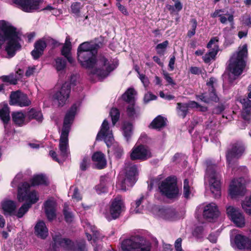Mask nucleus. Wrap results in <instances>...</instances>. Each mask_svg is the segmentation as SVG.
<instances>
[{
	"label": "nucleus",
	"mask_w": 251,
	"mask_h": 251,
	"mask_svg": "<svg viewBox=\"0 0 251 251\" xmlns=\"http://www.w3.org/2000/svg\"><path fill=\"white\" fill-rule=\"evenodd\" d=\"M109 115L111 118L112 123L115 125L119 120L120 112L119 110L116 107H112L110 111Z\"/></svg>",
	"instance_id": "nucleus-42"
},
{
	"label": "nucleus",
	"mask_w": 251,
	"mask_h": 251,
	"mask_svg": "<svg viewBox=\"0 0 251 251\" xmlns=\"http://www.w3.org/2000/svg\"><path fill=\"white\" fill-rule=\"evenodd\" d=\"M69 134L61 132L59 148L60 151V155L64 159H66L69 156Z\"/></svg>",
	"instance_id": "nucleus-22"
},
{
	"label": "nucleus",
	"mask_w": 251,
	"mask_h": 251,
	"mask_svg": "<svg viewBox=\"0 0 251 251\" xmlns=\"http://www.w3.org/2000/svg\"><path fill=\"white\" fill-rule=\"evenodd\" d=\"M160 192L169 199L176 198L179 193L176 179L169 176L161 182L158 186Z\"/></svg>",
	"instance_id": "nucleus-7"
},
{
	"label": "nucleus",
	"mask_w": 251,
	"mask_h": 251,
	"mask_svg": "<svg viewBox=\"0 0 251 251\" xmlns=\"http://www.w3.org/2000/svg\"><path fill=\"white\" fill-rule=\"evenodd\" d=\"M63 214L64 216V220L67 223H71L74 219L73 213L69 210V206L67 204H64L63 209Z\"/></svg>",
	"instance_id": "nucleus-40"
},
{
	"label": "nucleus",
	"mask_w": 251,
	"mask_h": 251,
	"mask_svg": "<svg viewBox=\"0 0 251 251\" xmlns=\"http://www.w3.org/2000/svg\"><path fill=\"white\" fill-rule=\"evenodd\" d=\"M10 108L7 104H4L2 108L0 109V119L5 127L10 120Z\"/></svg>",
	"instance_id": "nucleus-33"
},
{
	"label": "nucleus",
	"mask_w": 251,
	"mask_h": 251,
	"mask_svg": "<svg viewBox=\"0 0 251 251\" xmlns=\"http://www.w3.org/2000/svg\"><path fill=\"white\" fill-rule=\"evenodd\" d=\"M96 190L98 194L105 193L107 192V189L106 186L103 184L100 183L96 186Z\"/></svg>",
	"instance_id": "nucleus-59"
},
{
	"label": "nucleus",
	"mask_w": 251,
	"mask_h": 251,
	"mask_svg": "<svg viewBox=\"0 0 251 251\" xmlns=\"http://www.w3.org/2000/svg\"><path fill=\"white\" fill-rule=\"evenodd\" d=\"M43 0H13L14 4L23 11L33 12L39 9V5Z\"/></svg>",
	"instance_id": "nucleus-14"
},
{
	"label": "nucleus",
	"mask_w": 251,
	"mask_h": 251,
	"mask_svg": "<svg viewBox=\"0 0 251 251\" xmlns=\"http://www.w3.org/2000/svg\"><path fill=\"white\" fill-rule=\"evenodd\" d=\"M215 165H208L206 174L208 177L210 189L215 199H219L221 196V176L216 171Z\"/></svg>",
	"instance_id": "nucleus-6"
},
{
	"label": "nucleus",
	"mask_w": 251,
	"mask_h": 251,
	"mask_svg": "<svg viewBox=\"0 0 251 251\" xmlns=\"http://www.w3.org/2000/svg\"><path fill=\"white\" fill-rule=\"evenodd\" d=\"M219 214L218 207L214 203H210L206 205L203 211V217L210 221L211 220L217 218Z\"/></svg>",
	"instance_id": "nucleus-20"
},
{
	"label": "nucleus",
	"mask_w": 251,
	"mask_h": 251,
	"mask_svg": "<svg viewBox=\"0 0 251 251\" xmlns=\"http://www.w3.org/2000/svg\"><path fill=\"white\" fill-rule=\"evenodd\" d=\"M219 40V38L218 37H213L210 39L207 44L206 47L210 50L202 57V59L204 63L208 64L212 60L215 59L216 56L219 50V47L218 44Z\"/></svg>",
	"instance_id": "nucleus-13"
},
{
	"label": "nucleus",
	"mask_w": 251,
	"mask_h": 251,
	"mask_svg": "<svg viewBox=\"0 0 251 251\" xmlns=\"http://www.w3.org/2000/svg\"><path fill=\"white\" fill-rule=\"evenodd\" d=\"M30 185L24 182L18 187L17 199L19 202L25 201L31 207L39 201V198L35 190L30 191Z\"/></svg>",
	"instance_id": "nucleus-4"
},
{
	"label": "nucleus",
	"mask_w": 251,
	"mask_h": 251,
	"mask_svg": "<svg viewBox=\"0 0 251 251\" xmlns=\"http://www.w3.org/2000/svg\"><path fill=\"white\" fill-rule=\"evenodd\" d=\"M204 228L203 226H196L192 232L193 236L197 239H201L203 237Z\"/></svg>",
	"instance_id": "nucleus-51"
},
{
	"label": "nucleus",
	"mask_w": 251,
	"mask_h": 251,
	"mask_svg": "<svg viewBox=\"0 0 251 251\" xmlns=\"http://www.w3.org/2000/svg\"><path fill=\"white\" fill-rule=\"evenodd\" d=\"M122 128L123 132V135L127 142H128L133 133V125L127 121H125L123 123Z\"/></svg>",
	"instance_id": "nucleus-34"
},
{
	"label": "nucleus",
	"mask_w": 251,
	"mask_h": 251,
	"mask_svg": "<svg viewBox=\"0 0 251 251\" xmlns=\"http://www.w3.org/2000/svg\"><path fill=\"white\" fill-rule=\"evenodd\" d=\"M176 110L179 117L184 119L188 113V105L187 103L177 102Z\"/></svg>",
	"instance_id": "nucleus-36"
},
{
	"label": "nucleus",
	"mask_w": 251,
	"mask_h": 251,
	"mask_svg": "<svg viewBox=\"0 0 251 251\" xmlns=\"http://www.w3.org/2000/svg\"><path fill=\"white\" fill-rule=\"evenodd\" d=\"M121 249L123 251H151V245L149 243L144 244L127 239L122 242Z\"/></svg>",
	"instance_id": "nucleus-9"
},
{
	"label": "nucleus",
	"mask_w": 251,
	"mask_h": 251,
	"mask_svg": "<svg viewBox=\"0 0 251 251\" xmlns=\"http://www.w3.org/2000/svg\"><path fill=\"white\" fill-rule=\"evenodd\" d=\"M90 159L87 156H84L80 163L79 168L81 171H86L90 166Z\"/></svg>",
	"instance_id": "nucleus-47"
},
{
	"label": "nucleus",
	"mask_w": 251,
	"mask_h": 251,
	"mask_svg": "<svg viewBox=\"0 0 251 251\" xmlns=\"http://www.w3.org/2000/svg\"><path fill=\"white\" fill-rule=\"evenodd\" d=\"M22 40L17 28L4 20L0 21V50L6 42L5 50L9 57L14 56L22 49Z\"/></svg>",
	"instance_id": "nucleus-2"
},
{
	"label": "nucleus",
	"mask_w": 251,
	"mask_h": 251,
	"mask_svg": "<svg viewBox=\"0 0 251 251\" xmlns=\"http://www.w3.org/2000/svg\"><path fill=\"white\" fill-rule=\"evenodd\" d=\"M100 46L98 43L84 42L77 49V58L80 66L86 69H93L92 74L99 77L105 78L114 70L112 64L103 55L97 58Z\"/></svg>",
	"instance_id": "nucleus-1"
},
{
	"label": "nucleus",
	"mask_w": 251,
	"mask_h": 251,
	"mask_svg": "<svg viewBox=\"0 0 251 251\" xmlns=\"http://www.w3.org/2000/svg\"><path fill=\"white\" fill-rule=\"evenodd\" d=\"M246 150L245 144L241 140L231 143L227 148L226 157L228 167H232L234 160H238L244 154Z\"/></svg>",
	"instance_id": "nucleus-5"
},
{
	"label": "nucleus",
	"mask_w": 251,
	"mask_h": 251,
	"mask_svg": "<svg viewBox=\"0 0 251 251\" xmlns=\"http://www.w3.org/2000/svg\"><path fill=\"white\" fill-rule=\"evenodd\" d=\"M28 119L27 122L32 120H35L38 123H42L43 120V116L41 110L35 108H31L26 114Z\"/></svg>",
	"instance_id": "nucleus-29"
},
{
	"label": "nucleus",
	"mask_w": 251,
	"mask_h": 251,
	"mask_svg": "<svg viewBox=\"0 0 251 251\" xmlns=\"http://www.w3.org/2000/svg\"><path fill=\"white\" fill-rule=\"evenodd\" d=\"M52 239L54 243L52 244L51 247L55 251H56V245L63 248L66 251H72L75 241L68 238H62L61 234L59 233L53 235Z\"/></svg>",
	"instance_id": "nucleus-19"
},
{
	"label": "nucleus",
	"mask_w": 251,
	"mask_h": 251,
	"mask_svg": "<svg viewBox=\"0 0 251 251\" xmlns=\"http://www.w3.org/2000/svg\"><path fill=\"white\" fill-rule=\"evenodd\" d=\"M72 199L75 200L77 201H78L82 199V197L79 192V190L77 187H75L74 190Z\"/></svg>",
	"instance_id": "nucleus-61"
},
{
	"label": "nucleus",
	"mask_w": 251,
	"mask_h": 251,
	"mask_svg": "<svg viewBox=\"0 0 251 251\" xmlns=\"http://www.w3.org/2000/svg\"><path fill=\"white\" fill-rule=\"evenodd\" d=\"M248 56L247 45L244 44L230 56L227 63V70L235 76H240L246 68Z\"/></svg>",
	"instance_id": "nucleus-3"
},
{
	"label": "nucleus",
	"mask_w": 251,
	"mask_h": 251,
	"mask_svg": "<svg viewBox=\"0 0 251 251\" xmlns=\"http://www.w3.org/2000/svg\"><path fill=\"white\" fill-rule=\"evenodd\" d=\"M47 46L46 42L43 39H39L35 42L34 45V49L31 52V54L34 60H37L43 54Z\"/></svg>",
	"instance_id": "nucleus-23"
},
{
	"label": "nucleus",
	"mask_w": 251,
	"mask_h": 251,
	"mask_svg": "<svg viewBox=\"0 0 251 251\" xmlns=\"http://www.w3.org/2000/svg\"><path fill=\"white\" fill-rule=\"evenodd\" d=\"M24 70L21 69H19L14 74L16 81L18 82V81L21 80L24 75Z\"/></svg>",
	"instance_id": "nucleus-64"
},
{
	"label": "nucleus",
	"mask_w": 251,
	"mask_h": 251,
	"mask_svg": "<svg viewBox=\"0 0 251 251\" xmlns=\"http://www.w3.org/2000/svg\"><path fill=\"white\" fill-rule=\"evenodd\" d=\"M109 130V123L106 119L103 120L100 131L97 135V139H98L101 135H105L106 133H108Z\"/></svg>",
	"instance_id": "nucleus-44"
},
{
	"label": "nucleus",
	"mask_w": 251,
	"mask_h": 251,
	"mask_svg": "<svg viewBox=\"0 0 251 251\" xmlns=\"http://www.w3.org/2000/svg\"><path fill=\"white\" fill-rule=\"evenodd\" d=\"M112 150L114 152V154L117 158L119 159L121 158L124 153L123 149L121 147L117 145H113Z\"/></svg>",
	"instance_id": "nucleus-52"
},
{
	"label": "nucleus",
	"mask_w": 251,
	"mask_h": 251,
	"mask_svg": "<svg viewBox=\"0 0 251 251\" xmlns=\"http://www.w3.org/2000/svg\"><path fill=\"white\" fill-rule=\"evenodd\" d=\"M151 152L148 147L143 145L134 146L131 150L130 157L131 160L145 161L151 157Z\"/></svg>",
	"instance_id": "nucleus-12"
},
{
	"label": "nucleus",
	"mask_w": 251,
	"mask_h": 251,
	"mask_svg": "<svg viewBox=\"0 0 251 251\" xmlns=\"http://www.w3.org/2000/svg\"><path fill=\"white\" fill-rule=\"evenodd\" d=\"M125 180L128 181L132 186L137 180L138 176L137 166L130 162L126 163L125 165Z\"/></svg>",
	"instance_id": "nucleus-18"
},
{
	"label": "nucleus",
	"mask_w": 251,
	"mask_h": 251,
	"mask_svg": "<svg viewBox=\"0 0 251 251\" xmlns=\"http://www.w3.org/2000/svg\"><path fill=\"white\" fill-rule=\"evenodd\" d=\"M13 123L18 126H22L25 125V115L21 111L13 112L11 114Z\"/></svg>",
	"instance_id": "nucleus-28"
},
{
	"label": "nucleus",
	"mask_w": 251,
	"mask_h": 251,
	"mask_svg": "<svg viewBox=\"0 0 251 251\" xmlns=\"http://www.w3.org/2000/svg\"><path fill=\"white\" fill-rule=\"evenodd\" d=\"M66 60L61 57H57L55 58L53 63V67L58 72L64 70L66 68Z\"/></svg>",
	"instance_id": "nucleus-35"
},
{
	"label": "nucleus",
	"mask_w": 251,
	"mask_h": 251,
	"mask_svg": "<svg viewBox=\"0 0 251 251\" xmlns=\"http://www.w3.org/2000/svg\"><path fill=\"white\" fill-rule=\"evenodd\" d=\"M182 239L181 238H177L175 243V248L176 251H182L181 247Z\"/></svg>",
	"instance_id": "nucleus-63"
},
{
	"label": "nucleus",
	"mask_w": 251,
	"mask_h": 251,
	"mask_svg": "<svg viewBox=\"0 0 251 251\" xmlns=\"http://www.w3.org/2000/svg\"><path fill=\"white\" fill-rule=\"evenodd\" d=\"M0 79L2 82L8 83L10 85H16L18 83L13 73L7 75H2L0 77Z\"/></svg>",
	"instance_id": "nucleus-43"
},
{
	"label": "nucleus",
	"mask_w": 251,
	"mask_h": 251,
	"mask_svg": "<svg viewBox=\"0 0 251 251\" xmlns=\"http://www.w3.org/2000/svg\"><path fill=\"white\" fill-rule=\"evenodd\" d=\"M176 61V57L174 55H171L170 56V59L169 60L168 67H169V70L170 71H172L175 69V63Z\"/></svg>",
	"instance_id": "nucleus-62"
},
{
	"label": "nucleus",
	"mask_w": 251,
	"mask_h": 251,
	"mask_svg": "<svg viewBox=\"0 0 251 251\" xmlns=\"http://www.w3.org/2000/svg\"><path fill=\"white\" fill-rule=\"evenodd\" d=\"M30 187L39 185L47 186L49 184L47 180V178L44 175L42 174L34 175L30 180Z\"/></svg>",
	"instance_id": "nucleus-31"
},
{
	"label": "nucleus",
	"mask_w": 251,
	"mask_h": 251,
	"mask_svg": "<svg viewBox=\"0 0 251 251\" xmlns=\"http://www.w3.org/2000/svg\"><path fill=\"white\" fill-rule=\"evenodd\" d=\"M226 214L228 218L238 227H243L245 225V218L238 208L232 206L226 208Z\"/></svg>",
	"instance_id": "nucleus-16"
},
{
	"label": "nucleus",
	"mask_w": 251,
	"mask_h": 251,
	"mask_svg": "<svg viewBox=\"0 0 251 251\" xmlns=\"http://www.w3.org/2000/svg\"><path fill=\"white\" fill-rule=\"evenodd\" d=\"M91 159L95 162V168L99 170H101L106 167L107 161L104 154L101 151L95 152L92 155Z\"/></svg>",
	"instance_id": "nucleus-24"
},
{
	"label": "nucleus",
	"mask_w": 251,
	"mask_h": 251,
	"mask_svg": "<svg viewBox=\"0 0 251 251\" xmlns=\"http://www.w3.org/2000/svg\"><path fill=\"white\" fill-rule=\"evenodd\" d=\"M163 74L164 78L169 84L173 86L176 84V82L174 81L173 78L170 76V74L168 73L163 71Z\"/></svg>",
	"instance_id": "nucleus-60"
},
{
	"label": "nucleus",
	"mask_w": 251,
	"mask_h": 251,
	"mask_svg": "<svg viewBox=\"0 0 251 251\" xmlns=\"http://www.w3.org/2000/svg\"><path fill=\"white\" fill-rule=\"evenodd\" d=\"M205 96L206 97V103L211 102H218L219 101V98L216 94L215 88L208 89V93H205Z\"/></svg>",
	"instance_id": "nucleus-38"
},
{
	"label": "nucleus",
	"mask_w": 251,
	"mask_h": 251,
	"mask_svg": "<svg viewBox=\"0 0 251 251\" xmlns=\"http://www.w3.org/2000/svg\"><path fill=\"white\" fill-rule=\"evenodd\" d=\"M241 19L243 25L248 26L251 25V17L250 15H243Z\"/></svg>",
	"instance_id": "nucleus-57"
},
{
	"label": "nucleus",
	"mask_w": 251,
	"mask_h": 251,
	"mask_svg": "<svg viewBox=\"0 0 251 251\" xmlns=\"http://www.w3.org/2000/svg\"><path fill=\"white\" fill-rule=\"evenodd\" d=\"M31 207L30 205H29L28 204L25 202L19 208L17 213L16 214V216L18 218H22L24 216V215L28 211L29 209Z\"/></svg>",
	"instance_id": "nucleus-46"
},
{
	"label": "nucleus",
	"mask_w": 251,
	"mask_h": 251,
	"mask_svg": "<svg viewBox=\"0 0 251 251\" xmlns=\"http://www.w3.org/2000/svg\"><path fill=\"white\" fill-rule=\"evenodd\" d=\"M240 102L242 105V108H251V100L249 99H241Z\"/></svg>",
	"instance_id": "nucleus-56"
},
{
	"label": "nucleus",
	"mask_w": 251,
	"mask_h": 251,
	"mask_svg": "<svg viewBox=\"0 0 251 251\" xmlns=\"http://www.w3.org/2000/svg\"><path fill=\"white\" fill-rule=\"evenodd\" d=\"M225 109V106L223 104H221L216 106L212 110L214 114L219 115L222 113Z\"/></svg>",
	"instance_id": "nucleus-58"
},
{
	"label": "nucleus",
	"mask_w": 251,
	"mask_h": 251,
	"mask_svg": "<svg viewBox=\"0 0 251 251\" xmlns=\"http://www.w3.org/2000/svg\"><path fill=\"white\" fill-rule=\"evenodd\" d=\"M104 137V141L106 144V146L108 148H109L112 143L113 141L114 140V138L112 135V133H107L105 135H101Z\"/></svg>",
	"instance_id": "nucleus-53"
},
{
	"label": "nucleus",
	"mask_w": 251,
	"mask_h": 251,
	"mask_svg": "<svg viewBox=\"0 0 251 251\" xmlns=\"http://www.w3.org/2000/svg\"><path fill=\"white\" fill-rule=\"evenodd\" d=\"M34 234L38 238L45 239L48 236V228L43 221H38L34 226Z\"/></svg>",
	"instance_id": "nucleus-25"
},
{
	"label": "nucleus",
	"mask_w": 251,
	"mask_h": 251,
	"mask_svg": "<svg viewBox=\"0 0 251 251\" xmlns=\"http://www.w3.org/2000/svg\"><path fill=\"white\" fill-rule=\"evenodd\" d=\"M125 211V203L120 197H117L111 200L109 202L108 211L112 219L116 220L118 219Z\"/></svg>",
	"instance_id": "nucleus-10"
},
{
	"label": "nucleus",
	"mask_w": 251,
	"mask_h": 251,
	"mask_svg": "<svg viewBox=\"0 0 251 251\" xmlns=\"http://www.w3.org/2000/svg\"><path fill=\"white\" fill-rule=\"evenodd\" d=\"M159 212L161 217L165 220H173L176 216L175 209L171 207L162 208L159 209Z\"/></svg>",
	"instance_id": "nucleus-30"
},
{
	"label": "nucleus",
	"mask_w": 251,
	"mask_h": 251,
	"mask_svg": "<svg viewBox=\"0 0 251 251\" xmlns=\"http://www.w3.org/2000/svg\"><path fill=\"white\" fill-rule=\"evenodd\" d=\"M31 104L27 95L20 90L11 92L10 95L9 104L20 107L28 106Z\"/></svg>",
	"instance_id": "nucleus-11"
},
{
	"label": "nucleus",
	"mask_w": 251,
	"mask_h": 251,
	"mask_svg": "<svg viewBox=\"0 0 251 251\" xmlns=\"http://www.w3.org/2000/svg\"><path fill=\"white\" fill-rule=\"evenodd\" d=\"M76 110V105L75 104H74L67 111L64 118L61 132L69 134L71 126L75 120Z\"/></svg>",
	"instance_id": "nucleus-17"
},
{
	"label": "nucleus",
	"mask_w": 251,
	"mask_h": 251,
	"mask_svg": "<svg viewBox=\"0 0 251 251\" xmlns=\"http://www.w3.org/2000/svg\"><path fill=\"white\" fill-rule=\"evenodd\" d=\"M72 251H87L85 241L84 240L75 241Z\"/></svg>",
	"instance_id": "nucleus-39"
},
{
	"label": "nucleus",
	"mask_w": 251,
	"mask_h": 251,
	"mask_svg": "<svg viewBox=\"0 0 251 251\" xmlns=\"http://www.w3.org/2000/svg\"><path fill=\"white\" fill-rule=\"evenodd\" d=\"M71 43L66 38L65 43L61 50V55L67 57L68 54L71 53Z\"/></svg>",
	"instance_id": "nucleus-45"
},
{
	"label": "nucleus",
	"mask_w": 251,
	"mask_h": 251,
	"mask_svg": "<svg viewBox=\"0 0 251 251\" xmlns=\"http://www.w3.org/2000/svg\"><path fill=\"white\" fill-rule=\"evenodd\" d=\"M136 94V92L133 88H129L122 95V99L125 101L129 103L134 100V96Z\"/></svg>",
	"instance_id": "nucleus-37"
},
{
	"label": "nucleus",
	"mask_w": 251,
	"mask_h": 251,
	"mask_svg": "<svg viewBox=\"0 0 251 251\" xmlns=\"http://www.w3.org/2000/svg\"><path fill=\"white\" fill-rule=\"evenodd\" d=\"M242 207L244 211L251 215V197H246L242 203Z\"/></svg>",
	"instance_id": "nucleus-48"
},
{
	"label": "nucleus",
	"mask_w": 251,
	"mask_h": 251,
	"mask_svg": "<svg viewBox=\"0 0 251 251\" xmlns=\"http://www.w3.org/2000/svg\"><path fill=\"white\" fill-rule=\"evenodd\" d=\"M251 108H242L241 116L243 119L249 121L251 119Z\"/></svg>",
	"instance_id": "nucleus-54"
},
{
	"label": "nucleus",
	"mask_w": 251,
	"mask_h": 251,
	"mask_svg": "<svg viewBox=\"0 0 251 251\" xmlns=\"http://www.w3.org/2000/svg\"><path fill=\"white\" fill-rule=\"evenodd\" d=\"M166 119L161 115L155 117L149 126V127L154 129H159L164 127L166 125Z\"/></svg>",
	"instance_id": "nucleus-32"
},
{
	"label": "nucleus",
	"mask_w": 251,
	"mask_h": 251,
	"mask_svg": "<svg viewBox=\"0 0 251 251\" xmlns=\"http://www.w3.org/2000/svg\"><path fill=\"white\" fill-rule=\"evenodd\" d=\"M45 213L48 220L52 221L56 217V203L53 200H48L44 203Z\"/></svg>",
	"instance_id": "nucleus-21"
},
{
	"label": "nucleus",
	"mask_w": 251,
	"mask_h": 251,
	"mask_svg": "<svg viewBox=\"0 0 251 251\" xmlns=\"http://www.w3.org/2000/svg\"><path fill=\"white\" fill-rule=\"evenodd\" d=\"M2 209L4 215L8 214L12 216L14 215L16 209L15 202L12 200H7L1 203Z\"/></svg>",
	"instance_id": "nucleus-27"
},
{
	"label": "nucleus",
	"mask_w": 251,
	"mask_h": 251,
	"mask_svg": "<svg viewBox=\"0 0 251 251\" xmlns=\"http://www.w3.org/2000/svg\"><path fill=\"white\" fill-rule=\"evenodd\" d=\"M71 84L65 82L62 85L60 89L55 92L52 96V100L57 102L58 107L63 106L70 97Z\"/></svg>",
	"instance_id": "nucleus-8"
},
{
	"label": "nucleus",
	"mask_w": 251,
	"mask_h": 251,
	"mask_svg": "<svg viewBox=\"0 0 251 251\" xmlns=\"http://www.w3.org/2000/svg\"><path fill=\"white\" fill-rule=\"evenodd\" d=\"M234 242L239 249H249L251 239L246 236L238 234L235 236Z\"/></svg>",
	"instance_id": "nucleus-26"
},
{
	"label": "nucleus",
	"mask_w": 251,
	"mask_h": 251,
	"mask_svg": "<svg viewBox=\"0 0 251 251\" xmlns=\"http://www.w3.org/2000/svg\"><path fill=\"white\" fill-rule=\"evenodd\" d=\"M229 194L231 199L238 196H243L246 193L245 185L242 182V179H233L229 187Z\"/></svg>",
	"instance_id": "nucleus-15"
},
{
	"label": "nucleus",
	"mask_w": 251,
	"mask_h": 251,
	"mask_svg": "<svg viewBox=\"0 0 251 251\" xmlns=\"http://www.w3.org/2000/svg\"><path fill=\"white\" fill-rule=\"evenodd\" d=\"M191 193L189 181L188 179L186 178L183 181V196L185 198L188 199L190 198Z\"/></svg>",
	"instance_id": "nucleus-49"
},
{
	"label": "nucleus",
	"mask_w": 251,
	"mask_h": 251,
	"mask_svg": "<svg viewBox=\"0 0 251 251\" xmlns=\"http://www.w3.org/2000/svg\"><path fill=\"white\" fill-rule=\"evenodd\" d=\"M168 45L169 41L168 40H165L162 43L157 44L155 47V50L157 54L160 56H163Z\"/></svg>",
	"instance_id": "nucleus-41"
},
{
	"label": "nucleus",
	"mask_w": 251,
	"mask_h": 251,
	"mask_svg": "<svg viewBox=\"0 0 251 251\" xmlns=\"http://www.w3.org/2000/svg\"><path fill=\"white\" fill-rule=\"evenodd\" d=\"M126 113L129 118H132L136 114L134 104L128 105L126 108Z\"/></svg>",
	"instance_id": "nucleus-55"
},
{
	"label": "nucleus",
	"mask_w": 251,
	"mask_h": 251,
	"mask_svg": "<svg viewBox=\"0 0 251 251\" xmlns=\"http://www.w3.org/2000/svg\"><path fill=\"white\" fill-rule=\"evenodd\" d=\"M80 8L81 3L79 2H73L71 5L72 13L74 14L76 17L80 16Z\"/></svg>",
	"instance_id": "nucleus-50"
}]
</instances>
